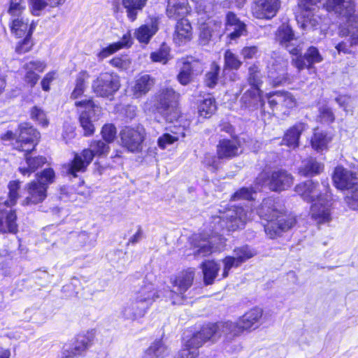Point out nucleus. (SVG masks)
Listing matches in <instances>:
<instances>
[{
    "instance_id": "nucleus-33",
    "label": "nucleus",
    "mask_w": 358,
    "mask_h": 358,
    "mask_svg": "<svg viewBox=\"0 0 358 358\" xmlns=\"http://www.w3.org/2000/svg\"><path fill=\"white\" fill-rule=\"evenodd\" d=\"M189 12L187 0H169L166 15L169 18L180 20L185 18Z\"/></svg>"
},
{
    "instance_id": "nucleus-17",
    "label": "nucleus",
    "mask_w": 358,
    "mask_h": 358,
    "mask_svg": "<svg viewBox=\"0 0 358 358\" xmlns=\"http://www.w3.org/2000/svg\"><path fill=\"white\" fill-rule=\"evenodd\" d=\"M310 214L318 224L329 222L331 220V196L329 192H324V197L313 202Z\"/></svg>"
},
{
    "instance_id": "nucleus-46",
    "label": "nucleus",
    "mask_w": 358,
    "mask_h": 358,
    "mask_svg": "<svg viewBox=\"0 0 358 358\" xmlns=\"http://www.w3.org/2000/svg\"><path fill=\"white\" fill-rule=\"evenodd\" d=\"M16 219L17 216L14 211H10L7 215L5 222L0 218V233L9 232L15 234L17 231Z\"/></svg>"
},
{
    "instance_id": "nucleus-22",
    "label": "nucleus",
    "mask_w": 358,
    "mask_h": 358,
    "mask_svg": "<svg viewBox=\"0 0 358 358\" xmlns=\"http://www.w3.org/2000/svg\"><path fill=\"white\" fill-rule=\"evenodd\" d=\"M148 310V307L132 297L122 307L120 315L125 320L134 321L143 317Z\"/></svg>"
},
{
    "instance_id": "nucleus-13",
    "label": "nucleus",
    "mask_w": 358,
    "mask_h": 358,
    "mask_svg": "<svg viewBox=\"0 0 358 358\" xmlns=\"http://www.w3.org/2000/svg\"><path fill=\"white\" fill-rule=\"evenodd\" d=\"M75 106L84 109L80 115V126L84 130L85 136H90L94 131V126L92 121V115H96L99 117L101 113V108L94 103L91 99L76 101Z\"/></svg>"
},
{
    "instance_id": "nucleus-27",
    "label": "nucleus",
    "mask_w": 358,
    "mask_h": 358,
    "mask_svg": "<svg viewBox=\"0 0 358 358\" xmlns=\"http://www.w3.org/2000/svg\"><path fill=\"white\" fill-rule=\"evenodd\" d=\"M226 33L231 40H236L241 36L246 34V26L232 12L226 16Z\"/></svg>"
},
{
    "instance_id": "nucleus-29",
    "label": "nucleus",
    "mask_w": 358,
    "mask_h": 358,
    "mask_svg": "<svg viewBox=\"0 0 358 358\" xmlns=\"http://www.w3.org/2000/svg\"><path fill=\"white\" fill-rule=\"evenodd\" d=\"M214 329L209 328L208 324L203 326L201 329L195 333L186 341L187 346L197 350L208 341H215L213 337Z\"/></svg>"
},
{
    "instance_id": "nucleus-37",
    "label": "nucleus",
    "mask_w": 358,
    "mask_h": 358,
    "mask_svg": "<svg viewBox=\"0 0 358 358\" xmlns=\"http://www.w3.org/2000/svg\"><path fill=\"white\" fill-rule=\"evenodd\" d=\"M324 169V166L315 158L309 157L302 161L299 173L306 177H313L320 174Z\"/></svg>"
},
{
    "instance_id": "nucleus-53",
    "label": "nucleus",
    "mask_w": 358,
    "mask_h": 358,
    "mask_svg": "<svg viewBox=\"0 0 358 358\" xmlns=\"http://www.w3.org/2000/svg\"><path fill=\"white\" fill-rule=\"evenodd\" d=\"M348 191V193L345 196L348 206L352 210H358V182Z\"/></svg>"
},
{
    "instance_id": "nucleus-8",
    "label": "nucleus",
    "mask_w": 358,
    "mask_h": 358,
    "mask_svg": "<svg viewBox=\"0 0 358 358\" xmlns=\"http://www.w3.org/2000/svg\"><path fill=\"white\" fill-rule=\"evenodd\" d=\"M194 278V271L188 268L182 271L171 280L173 289L168 291V297L172 304L181 303L184 299L185 292L192 285Z\"/></svg>"
},
{
    "instance_id": "nucleus-15",
    "label": "nucleus",
    "mask_w": 358,
    "mask_h": 358,
    "mask_svg": "<svg viewBox=\"0 0 358 358\" xmlns=\"http://www.w3.org/2000/svg\"><path fill=\"white\" fill-rule=\"evenodd\" d=\"M328 183L322 182L321 185L313 180H307L295 187V192L307 202H314L324 197V192H328Z\"/></svg>"
},
{
    "instance_id": "nucleus-32",
    "label": "nucleus",
    "mask_w": 358,
    "mask_h": 358,
    "mask_svg": "<svg viewBox=\"0 0 358 358\" xmlns=\"http://www.w3.org/2000/svg\"><path fill=\"white\" fill-rule=\"evenodd\" d=\"M192 26L188 20L182 18L178 20L176 25L174 41L179 45H182L192 38Z\"/></svg>"
},
{
    "instance_id": "nucleus-1",
    "label": "nucleus",
    "mask_w": 358,
    "mask_h": 358,
    "mask_svg": "<svg viewBox=\"0 0 358 358\" xmlns=\"http://www.w3.org/2000/svg\"><path fill=\"white\" fill-rule=\"evenodd\" d=\"M254 213L243 207L236 206L227 210L221 215L213 217L210 224L212 234L206 233L194 234L191 238L193 255L206 257L213 252L214 236H220L224 230L235 231L243 227L247 221L253 219Z\"/></svg>"
},
{
    "instance_id": "nucleus-14",
    "label": "nucleus",
    "mask_w": 358,
    "mask_h": 358,
    "mask_svg": "<svg viewBox=\"0 0 358 358\" xmlns=\"http://www.w3.org/2000/svg\"><path fill=\"white\" fill-rule=\"evenodd\" d=\"M121 145L131 152L141 150L144 140V129L141 127L133 128L125 127L120 134Z\"/></svg>"
},
{
    "instance_id": "nucleus-20",
    "label": "nucleus",
    "mask_w": 358,
    "mask_h": 358,
    "mask_svg": "<svg viewBox=\"0 0 358 358\" xmlns=\"http://www.w3.org/2000/svg\"><path fill=\"white\" fill-rule=\"evenodd\" d=\"M280 7V0H254L252 12L256 18L270 20L276 15Z\"/></svg>"
},
{
    "instance_id": "nucleus-38",
    "label": "nucleus",
    "mask_w": 358,
    "mask_h": 358,
    "mask_svg": "<svg viewBox=\"0 0 358 358\" xmlns=\"http://www.w3.org/2000/svg\"><path fill=\"white\" fill-rule=\"evenodd\" d=\"M241 152L238 144L234 140L223 139L217 145V155L220 158H231Z\"/></svg>"
},
{
    "instance_id": "nucleus-6",
    "label": "nucleus",
    "mask_w": 358,
    "mask_h": 358,
    "mask_svg": "<svg viewBox=\"0 0 358 358\" xmlns=\"http://www.w3.org/2000/svg\"><path fill=\"white\" fill-rule=\"evenodd\" d=\"M178 96L172 88L162 89L157 96V108L168 122H172L179 116L177 109Z\"/></svg>"
},
{
    "instance_id": "nucleus-9",
    "label": "nucleus",
    "mask_w": 358,
    "mask_h": 358,
    "mask_svg": "<svg viewBox=\"0 0 358 358\" xmlns=\"http://www.w3.org/2000/svg\"><path fill=\"white\" fill-rule=\"evenodd\" d=\"M94 337L92 331L78 335L72 345L65 344L63 346L61 358H74L83 355L93 345Z\"/></svg>"
},
{
    "instance_id": "nucleus-23",
    "label": "nucleus",
    "mask_w": 358,
    "mask_h": 358,
    "mask_svg": "<svg viewBox=\"0 0 358 358\" xmlns=\"http://www.w3.org/2000/svg\"><path fill=\"white\" fill-rule=\"evenodd\" d=\"M332 179L335 186L340 189H350L357 182V174L342 166H337Z\"/></svg>"
},
{
    "instance_id": "nucleus-26",
    "label": "nucleus",
    "mask_w": 358,
    "mask_h": 358,
    "mask_svg": "<svg viewBox=\"0 0 358 358\" xmlns=\"http://www.w3.org/2000/svg\"><path fill=\"white\" fill-rule=\"evenodd\" d=\"M133 297L150 309L152 303L159 297V294L152 283L143 282Z\"/></svg>"
},
{
    "instance_id": "nucleus-42",
    "label": "nucleus",
    "mask_w": 358,
    "mask_h": 358,
    "mask_svg": "<svg viewBox=\"0 0 358 358\" xmlns=\"http://www.w3.org/2000/svg\"><path fill=\"white\" fill-rule=\"evenodd\" d=\"M203 281L206 285L213 283L220 270V265L214 261H205L201 264Z\"/></svg>"
},
{
    "instance_id": "nucleus-44",
    "label": "nucleus",
    "mask_w": 358,
    "mask_h": 358,
    "mask_svg": "<svg viewBox=\"0 0 358 358\" xmlns=\"http://www.w3.org/2000/svg\"><path fill=\"white\" fill-rule=\"evenodd\" d=\"M169 354L167 347L162 340L153 342L151 345L145 351L143 358H158L164 357Z\"/></svg>"
},
{
    "instance_id": "nucleus-62",
    "label": "nucleus",
    "mask_w": 358,
    "mask_h": 358,
    "mask_svg": "<svg viewBox=\"0 0 358 358\" xmlns=\"http://www.w3.org/2000/svg\"><path fill=\"white\" fill-rule=\"evenodd\" d=\"M9 192L8 199L10 203L15 204L19 197V190L20 189V183L19 181H10L8 185Z\"/></svg>"
},
{
    "instance_id": "nucleus-50",
    "label": "nucleus",
    "mask_w": 358,
    "mask_h": 358,
    "mask_svg": "<svg viewBox=\"0 0 358 358\" xmlns=\"http://www.w3.org/2000/svg\"><path fill=\"white\" fill-rule=\"evenodd\" d=\"M219 73L220 66L217 64L213 63L210 71L206 73L205 76L204 83L207 87H215L217 83Z\"/></svg>"
},
{
    "instance_id": "nucleus-57",
    "label": "nucleus",
    "mask_w": 358,
    "mask_h": 358,
    "mask_svg": "<svg viewBox=\"0 0 358 358\" xmlns=\"http://www.w3.org/2000/svg\"><path fill=\"white\" fill-rule=\"evenodd\" d=\"M222 263L224 265L222 278H227L229 275V272L233 267H238L241 263L234 256L226 257L223 260Z\"/></svg>"
},
{
    "instance_id": "nucleus-49",
    "label": "nucleus",
    "mask_w": 358,
    "mask_h": 358,
    "mask_svg": "<svg viewBox=\"0 0 358 358\" xmlns=\"http://www.w3.org/2000/svg\"><path fill=\"white\" fill-rule=\"evenodd\" d=\"M247 81L250 87L261 89L262 85V75L259 68L256 64H253L248 69V76Z\"/></svg>"
},
{
    "instance_id": "nucleus-64",
    "label": "nucleus",
    "mask_w": 358,
    "mask_h": 358,
    "mask_svg": "<svg viewBox=\"0 0 358 358\" xmlns=\"http://www.w3.org/2000/svg\"><path fill=\"white\" fill-rule=\"evenodd\" d=\"M199 356V350L187 347V343L178 352L176 358H196Z\"/></svg>"
},
{
    "instance_id": "nucleus-3",
    "label": "nucleus",
    "mask_w": 358,
    "mask_h": 358,
    "mask_svg": "<svg viewBox=\"0 0 358 358\" xmlns=\"http://www.w3.org/2000/svg\"><path fill=\"white\" fill-rule=\"evenodd\" d=\"M256 189L263 187L274 192L287 190L294 183V177L287 171L279 169L271 172H262L255 180Z\"/></svg>"
},
{
    "instance_id": "nucleus-40",
    "label": "nucleus",
    "mask_w": 358,
    "mask_h": 358,
    "mask_svg": "<svg viewBox=\"0 0 358 358\" xmlns=\"http://www.w3.org/2000/svg\"><path fill=\"white\" fill-rule=\"evenodd\" d=\"M148 0H122V6L126 9L129 20L134 22L136 20L140 11L145 7Z\"/></svg>"
},
{
    "instance_id": "nucleus-21",
    "label": "nucleus",
    "mask_w": 358,
    "mask_h": 358,
    "mask_svg": "<svg viewBox=\"0 0 358 358\" xmlns=\"http://www.w3.org/2000/svg\"><path fill=\"white\" fill-rule=\"evenodd\" d=\"M262 91L259 88L250 87L241 97L240 104L242 109L254 111L263 107L264 102L262 99Z\"/></svg>"
},
{
    "instance_id": "nucleus-10",
    "label": "nucleus",
    "mask_w": 358,
    "mask_h": 358,
    "mask_svg": "<svg viewBox=\"0 0 358 358\" xmlns=\"http://www.w3.org/2000/svg\"><path fill=\"white\" fill-rule=\"evenodd\" d=\"M18 129L15 148L22 152H30L37 145L40 133L27 122L20 124Z\"/></svg>"
},
{
    "instance_id": "nucleus-39",
    "label": "nucleus",
    "mask_w": 358,
    "mask_h": 358,
    "mask_svg": "<svg viewBox=\"0 0 358 358\" xmlns=\"http://www.w3.org/2000/svg\"><path fill=\"white\" fill-rule=\"evenodd\" d=\"M182 66L178 75V80L182 85L189 83L192 79L193 71L197 63L195 61H189L188 59H182Z\"/></svg>"
},
{
    "instance_id": "nucleus-45",
    "label": "nucleus",
    "mask_w": 358,
    "mask_h": 358,
    "mask_svg": "<svg viewBox=\"0 0 358 358\" xmlns=\"http://www.w3.org/2000/svg\"><path fill=\"white\" fill-rule=\"evenodd\" d=\"M331 138L322 131H315L311 139V145L313 149L317 152L325 150Z\"/></svg>"
},
{
    "instance_id": "nucleus-11",
    "label": "nucleus",
    "mask_w": 358,
    "mask_h": 358,
    "mask_svg": "<svg viewBox=\"0 0 358 358\" xmlns=\"http://www.w3.org/2000/svg\"><path fill=\"white\" fill-rule=\"evenodd\" d=\"M120 86L118 76L109 73H101L92 83L93 92L96 96L101 97L113 96Z\"/></svg>"
},
{
    "instance_id": "nucleus-56",
    "label": "nucleus",
    "mask_w": 358,
    "mask_h": 358,
    "mask_svg": "<svg viewBox=\"0 0 358 358\" xmlns=\"http://www.w3.org/2000/svg\"><path fill=\"white\" fill-rule=\"evenodd\" d=\"M25 8L26 3L24 0H11L8 12L12 17H20L22 15Z\"/></svg>"
},
{
    "instance_id": "nucleus-41",
    "label": "nucleus",
    "mask_w": 358,
    "mask_h": 358,
    "mask_svg": "<svg viewBox=\"0 0 358 358\" xmlns=\"http://www.w3.org/2000/svg\"><path fill=\"white\" fill-rule=\"evenodd\" d=\"M131 44V35L129 34L123 36L122 40L117 43L110 44L108 47L104 48L98 54L100 59H103L110 55L116 52L122 48L130 46Z\"/></svg>"
},
{
    "instance_id": "nucleus-63",
    "label": "nucleus",
    "mask_w": 358,
    "mask_h": 358,
    "mask_svg": "<svg viewBox=\"0 0 358 358\" xmlns=\"http://www.w3.org/2000/svg\"><path fill=\"white\" fill-rule=\"evenodd\" d=\"M33 46L31 36H25L24 39L19 41L15 46V52L18 54H23L29 52Z\"/></svg>"
},
{
    "instance_id": "nucleus-30",
    "label": "nucleus",
    "mask_w": 358,
    "mask_h": 358,
    "mask_svg": "<svg viewBox=\"0 0 358 358\" xmlns=\"http://www.w3.org/2000/svg\"><path fill=\"white\" fill-rule=\"evenodd\" d=\"M262 314L263 310L261 308H255L243 315L238 322L242 332L245 330L257 328Z\"/></svg>"
},
{
    "instance_id": "nucleus-18",
    "label": "nucleus",
    "mask_w": 358,
    "mask_h": 358,
    "mask_svg": "<svg viewBox=\"0 0 358 358\" xmlns=\"http://www.w3.org/2000/svg\"><path fill=\"white\" fill-rule=\"evenodd\" d=\"M295 224L296 219L294 216L282 215L278 219L267 221L264 224V231L270 238H274L280 236L282 232L290 229Z\"/></svg>"
},
{
    "instance_id": "nucleus-25",
    "label": "nucleus",
    "mask_w": 358,
    "mask_h": 358,
    "mask_svg": "<svg viewBox=\"0 0 358 358\" xmlns=\"http://www.w3.org/2000/svg\"><path fill=\"white\" fill-rule=\"evenodd\" d=\"M159 18L151 17L148 22L135 30L134 36L140 43L148 44L159 30Z\"/></svg>"
},
{
    "instance_id": "nucleus-2",
    "label": "nucleus",
    "mask_w": 358,
    "mask_h": 358,
    "mask_svg": "<svg viewBox=\"0 0 358 358\" xmlns=\"http://www.w3.org/2000/svg\"><path fill=\"white\" fill-rule=\"evenodd\" d=\"M329 12H334L346 18L348 21V36L352 43L358 46V15L355 13V3L352 0H327L324 5Z\"/></svg>"
},
{
    "instance_id": "nucleus-28",
    "label": "nucleus",
    "mask_w": 358,
    "mask_h": 358,
    "mask_svg": "<svg viewBox=\"0 0 358 358\" xmlns=\"http://www.w3.org/2000/svg\"><path fill=\"white\" fill-rule=\"evenodd\" d=\"M11 32L17 38L25 36H31L34 30L36 28V24L34 21L29 24V20L24 18L23 15L13 17L11 24Z\"/></svg>"
},
{
    "instance_id": "nucleus-58",
    "label": "nucleus",
    "mask_w": 358,
    "mask_h": 358,
    "mask_svg": "<svg viewBox=\"0 0 358 358\" xmlns=\"http://www.w3.org/2000/svg\"><path fill=\"white\" fill-rule=\"evenodd\" d=\"M31 117L33 120L38 122L43 127H46L48 124L46 114L38 106H34L31 108Z\"/></svg>"
},
{
    "instance_id": "nucleus-16",
    "label": "nucleus",
    "mask_w": 358,
    "mask_h": 358,
    "mask_svg": "<svg viewBox=\"0 0 358 358\" xmlns=\"http://www.w3.org/2000/svg\"><path fill=\"white\" fill-rule=\"evenodd\" d=\"M268 103L273 111H279L285 114L288 110L296 106V98L288 92L278 91L267 94Z\"/></svg>"
},
{
    "instance_id": "nucleus-51",
    "label": "nucleus",
    "mask_w": 358,
    "mask_h": 358,
    "mask_svg": "<svg viewBox=\"0 0 358 358\" xmlns=\"http://www.w3.org/2000/svg\"><path fill=\"white\" fill-rule=\"evenodd\" d=\"M170 49L166 44H162L160 48L150 55L152 62L166 64L170 59Z\"/></svg>"
},
{
    "instance_id": "nucleus-55",
    "label": "nucleus",
    "mask_w": 358,
    "mask_h": 358,
    "mask_svg": "<svg viewBox=\"0 0 358 358\" xmlns=\"http://www.w3.org/2000/svg\"><path fill=\"white\" fill-rule=\"evenodd\" d=\"M304 58L312 67L314 64L320 63L323 60V57L320 55L318 49L313 46L308 48L304 54Z\"/></svg>"
},
{
    "instance_id": "nucleus-12",
    "label": "nucleus",
    "mask_w": 358,
    "mask_h": 358,
    "mask_svg": "<svg viewBox=\"0 0 358 358\" xmlns=\"http://www.w3.org/2000/svg\"><path fill=\"white\" fill-rule=\"evenodd\" d=\"M275 40L293 55L297 56L303 50V43L295 36L292 27L287 24H282L278 27Z\"/></svg>"
},
{
    "instance_id": "nucleus-31",
    "label": "nucleus",
    "mask_w": 358,
    "mask_h": 358,
    "mask_svg": "<svg viewBox=\"0 0 358 358\" xmlns=\"http://www.w3.org/2000/svg\"><path fill=\"white\" fill-rule=\"evenodd\" d=\"M257 213L266 221L278 219L282 215H285L278 208L274 200L271 198L263 200L260 208L257 210Z\"/></svg>"
},
{
    "instance_id": "nucleus-19",
    "label": "nucleus",
    "mask_w": 358,
    "mask_h": 358,
    "mask_svg": "<svg viewBox=\"0 0 358 358\" xmlns=\"http://www.w3.org/2000/svg\"><path fill=\"white\" fill-rule=\"evenodd\" d=\"M287 61L281 57L272 58L268 64V76L275 86L283 85L287 82L286 69Z\"/></svg>"
},
{
    "instance_id": "nucleus-47",
    "label": "nucleus",
    "mask_w": 358,
    "mask_h": 358,
    "mask_svg": "<svg viewBox=\"0 0 358 358\" xmlns=\"http://www.w3.org/2000/svg\"><path fill=\"white\" fill-rule=\"evenodd\" d=\"M216 104L214 99L208 97L204 99L198 106V112L200 116L205 118L210 117L216 110Z\"/></svg>"
},
{
    "instance_id": "nucleus-34",
    "label": "nucleus",
    "mask_w": 358,
    "mask_h": 358,
    "mask_svg": "<svg viewBox=\"0 0 358 358\" xmlns=\"http://www.w3.org/2000/svg\"><path fill=\"white\" fill-rule=\"evenodd\" d=\"M154 79L148 74L140 76L132 87L133 95L135 98H141L146 94L154 86Z\"/></svg>"
},
{
    "instance_id": "nucleus-59",
    "label": "nucleus",
    "mask_w": 358,
    "mask_h": 358,
    "mask_svg": "<svg viewBox=\"0 0 358 358\" xmlns=\"http://www.w3.org/2000/svg\"><path fill=\"white\" fill-rule=\"evenodd\" d=\"M255 192L256 190H253L252 188L243 187L233 194V196H231V199L234 201H250L253 199L252 195L254 193H255Z\"/></svg>"
},
{
    "instance_id": "nucleus-60",
    "label": "nucleus",
    "mask_w": 358,
    "mask_h": 358,
    "mask_svg": "<svg viewBox=\"0 0 358 358\" xmlns=\"http://www.w3.org/2000/svg\"><path fill=\"white\" fill-rule=\"evenodd\" d=\"M355 46V45L352 43V40L350 37L335 44V48L339 54H352L354 53L352 48Z\"/></svg>"
},
{
    "instance_id": "nucleus-7",
    "label": "nucleus",
    "mask_w": 358,
    "mask_h": 358,
    "mask_svg": "<svg viewBox=\"0 0 358 358\" xmlns=\"http://www.w3.org/2000/svg\"><path fill=\"white\" fill-rule=\"evenodd\" d=\"M321 0H298V6L301 9L298 23L303 30L315 29L320 23L321 18L317 12Z\"/></svg>"
},
{
    "instance_id": "nucleus-61",
    "label": "nucleus",
    "mask_w": 358,
    "mask_h": 358,
    "mask_svg": "<svg viewBox=\"0 0 358 358\" xmlns=\"http://www.w3.org/2000/svg\"><path fill=\"white\" fill-rule=\"evenodd\" d=\"M117 130L112 124H105L101 130L102 137L108 143H112L116 137Z\"/></svg>"
},
{
    "instance_id": "nucleus-36",
    "label": "nucleus",
    "mask_w": 358,
    "mask_h": 358,
    "mask_svg": "<svg viewBox=\"0 0 358 358\" xmlns=\"http://www.w3.org/2000/svg\"><path fill=\"white\" fill-rule=\"evenodd\" d=\"M45 68V63L41 61H31L26 63L24 66V69L26 70L25 81L29 84L31 87L34 86L39 79V76L35 73V71L43 72Z\"/></svg>"
},
{
    "instance_id": "nucleus-35",
    "label": "nucleus",
    "mask_w": 358,
    "mask_h": 358,
    "mask_svg": "<svg viewBox=\"0 0 358 358\" xmlns=\"http://www.w3.org/2000/svg\"><path fill=\"white\" fill-rule=\"evenodd\" d=\"M306 129V124L304 123L299 122L294 124L285 134L282 144L292 148L298 147L299 137Z\"/></svg>"
},
{
    "instance_id": "nucleus-52",
    "label": "nucleus",
    "mask_w": 358,
    "mask_h": 358,
    "mask_svg": "<svg viewBox=\"0 0 358 358\" xmlns=\"http://www.w3.org/2000/svg\"><path fill=\"white\" fill-rule=\"evenodd\" d=\"M234 255L237 258V259L242 264L246 260L252 258L255 255V252L248 245H243L235 248L234 250Z\"/></svg>"
},
{
    "instance_id": "nucleus-48",
    "label": "nucleus",
    "mask_w": 358,
    "mask_h": 358,
    "mask_svg": "<svg viewBox=\"0 0 358 358\" xmlns=\"http://www.w3.org/2000/svg\"><path fill=\"white\" fill-rule=\"evenodd\" d=\"M90 76L87 71H81L78 73L76 80V86L71 93V98L76 99L80 96L85 90V82Z\"/></svg>"
},
{
    "instance_id": "nucleus-43",
    "label": "nucleus",
    "mask_w": 358,
    "mask_h": 358,
    "mask_svg": "<svg viewBox=\"0 0 358 358\" xmlns=\"http://www.w3.org/2000/svg\"><path fill=\"white\" fill-rule=\"evenodd\" d=\"M29 152H25L26 164L27 167L20 166L19 168L20 172L25 176L36 171L39 167H41L46 163V159L44 157L38 156L36 157H31L29 156Z\"/></svg>"
},
{
    "instance_id": "nucleus-4",
    "label": "nucleus",
    "mask_w": 358,
    "mask_h": 358,
    "mask_svg": "<svg viewBox=\"0 0 358 358\" xmlns=\"http://www.w3.org/2000/svg\"><path fill=\"white\" fill-rule=\"evenodd\" d=\"M36 180L27 185L28 196L22 201V205L37 204L46 198V192L50 184L55 179V172L52 169H44L37 173Z\"/></svg>"
},
{
    "instance_id": "nucleus-5",
    "label": "nucleus",
    "mask_w": 358,
    "mask_h": 358,
    "mask_svg": "<svg viewBox=\"0 0 358 358\" xmlns=\"http://www.w3.org/2000/svg\"><path fill=\"white\" fill-rule=\"evenodd\" d=\"M109 146L101 141H94L91 143L88 149L84 150L80 154L75 155L74 159L67 169L69 174L76 177L78 172H83L91 163L94 156L106 155Z\"/></svg>"
},
{
    "instance_id": "nucleus-54",
    "label": "nucleus",
    "mask_w": 358,
    "mask_h": 358,
    "mask_svg": "<svg viewBox=\"0 0 358 358\" xmlns=\"http://www.w3.org/2000/svg\"><path fill=\"white\" fill-rule=\"evenodd\" d=\"M224 59L225 69L237 70L242 64L238 57L229 50L225 52Z\"/></svg>"
},
{
    "instance_id": "nucleus-24",
    "label": "nucleus",
    "mask_w": 358,
    "mask_h": 358,
    "mask_svg": "<svg viewBox=\"0 0 358 358\" xmlns=\"http://www.w3.org/2000/svg\"><path fill=\"white\" fill-rule=\"evenodd\" d=\"M208 326L209 328L214 329L213 331L215 333H213V337L215 341L222 336L227 339L231 340L242 333L238 322H218L216 324H209Z\"/></svg>"
}]
</instances>
